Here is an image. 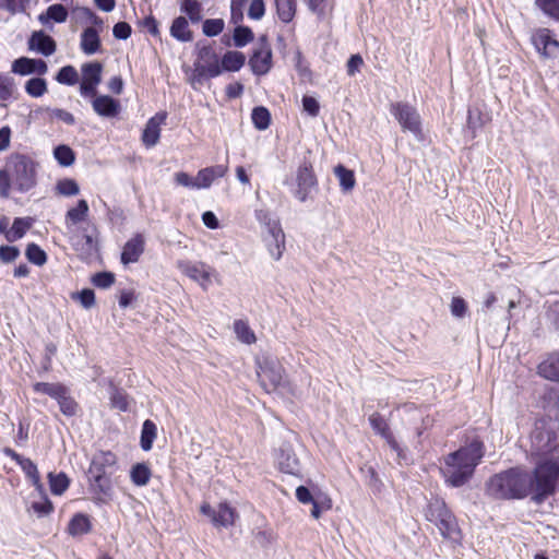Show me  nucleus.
I'll return each mask as SVG.
<instances>
[{"mask_svg":"<svg viewBox=\"0 0 559 559\" xmlns=\"http://www.w3.org/2000/svg\"><path fill=\"white\" fill-rule=\"evenodd\" d=\"M549 441L548 433L538 432L533 440V472L514 467L496 474L486 484L487 495L502 500L531 497L538 504L554 495L559 481V455Z\"/></svg>","mask_w":559,"mask_h":559,"instance_id":"nucleus-1","label":"nucleus"},{"mask_svg":"<svg viewBox=\"0 0 559 559\" xmlns=\"http://www.w3.org/2000/svg\"><path fill=\"white\" fill-rule=\"evenodd\" d=\"M39 164L29 155L13 153L0 169V197L9 198L11 190L26 193L37 185Z\"/></svg>","mask_w":559,"mask_h":559,"instance_id":"nucleus-2","label":"nucleus"},{"mask_svg":"<svg viewBox=\"0 0 559 559\" xmlns=\"http://www.w3.org/2000/svg\"><path fill=\"white\" fill-rule=\"evenodd\" d=\"M483 456L484 445L478 440L448 454L441 468L445 483L452 487H461L466 484Z\"/></svg>","mask_w":559,"mask_h":559,"instance_id":"nucleus-3","label":"nucleus"},{"mask_svg":"<svg viewBox=\"0 0 559 559\" xmlns=\"http://www.w3.org/2000/svg\"><path fill=\"white\" fill-rule=\"evenodd\" d=\"M257 376L266 392L281 390L294 396L297 395L296 390L292 388L286 378L282 364L274 357L263 356L257 359Z\"/></svg>","mask_w":559,"mask_h":559,"instance_id":"nucleus-4","label":"nucleus"},{"mask_svg":"<svg viewBox=\"0 0 559 559\" xmlns=\"http://www.w3.org/2000/svg\"><path fill=\"white\" fill-rule=\"evenodd\" d=\"M199 62L195 63L194 74L191 83L195 86L204 78H216L222 74L218 56L211 46H203L199 49Z\"/></svg>","mask_w":559,"mask_h":559,"instance_id":"nucleus-5","label":"nucleus"},{"mask_svg":"<svg viewBox=\"0 0 559 559\" xmlns=\"http://www.w3.org/2000/svg\"><path fill=\"white\" fill-rule=\"evenodd\" d=\"M390 112L399 121L403 131L411 132L415 138H421V119L417 109L403 102L393 103Z\"/></svg>","mask_w":559,"mask_h":559,"instance_id":"nucleus-6","label":"nucleus"},{"mask_svg":"<svg viewBox=\"0 0 559 559\" xmlns=\"http://www.w3.org/2000/svg\"><path fill=\"white\" fill-rule=\"evenodd\" d=\"M530 40L538 56L544 60H555L559 57V40L549 28L533 29Z\"/></svg>","mask_w":559,"mask_h":559,"instance_id":"nucleus-7","label":"nucleus"},{"mask_svg":"<svg viewBox=\"0 0 559 559\" xmlns=\"http://www.w3.org/2000/svg\"><path fill=\"white\" fill-rule=\"evenodd\" d=\"M177 267L203 290H207L213 280L218 276L216 270L204 262L178 261Z\"/></svg>","mask_w":559,"mask_h":559,"instance_id":"nucleus-8","label":"nucleus"},{"mask_svg":"<svg viewBox=\"0 0 559 559\" xmlns=\"http://www.w3.org/2000/svg\"><path fill=\"white\" fill-rule=\"evenodd\" d=\"M81 72L80 94L83 97L95 96L97 86L102 82L103 66L97 61L86 62L82 64Z\"/></svg>","mask_w":559,"mask_h":559,"instance_id":"nucleus-9","label":"nucleus"},{"mask_svg":"<svg viewBox=\"0 0 559 559\" xmlns=\"http://www.w3.org/2000/svg\"><path fill=\"white\" fill-rule=\"evenodd\" d=\"M202 514L209 516L213 525L217 528L229 527L235 524L237 513L228 503L222 502L216 508H212L209 503H203L200 508Z\"/></svg>","mask_w":559,"mask_h":559,"instance_id":"nucleus-10","label":"nucleus"},{"mask_svg":"<svg viewBox=\"0 0 559 559\" xmlns=\"http://www.w3.org/2000/svg\"><path fill=\"white\" fill-rule=\"evenodd\" d=\"M296 181L297 188L294 191V195L300 202H305L309 198L311 191L317 187V179L310 164L305 162L299 166Z\"/></svg>","mask_w":559,"mask_h":559,"instance_id":"nucleus-11","label":"nucleus"},{"mask_svg":"<svg viewBox=\"0 0 559 559\" xmlns=\"http://www.w3.org/2000/svg\"><path fill=\"white\" fill-rule=\"evenodd\" d=\"M3 453L7 457L13 460L24 472L25 476L31 480L35 491H43V483L36 464L28 457H24L11 448H5Z\"/></svg>","mask_w":559,"mask_h":559,"instance_id":"nucleus-12","label":"nucleus"},{"mask_svg":"<svg viewBox=\"0 0 559 559\" xmlns=\"http://www.w3.org/2000/svg\"><path fill=\"white\" fill-rule=\"evenodd\" d=\"M265 247L275 261L281 260L285 251V234L281 224H271V229L266 230L263 237Z\"/></svg>","mask_w":559,"mask_h":559,"instance_id":"nucleus-13","label":"nucleus"},{"mask_svg":"<svg viewBox=\"0 0 559 559\" xmlns=\"http://www.w3.org/2000/svg\"><path fill=\"white\" fill-rule=\"evenodd\" d=\"M278 468L287 474L295 475L299 472V461L288 443H283L275 455Z\"/></svg>","mask_w":559,"mask_h":559,"instance_id":"nucleus-14","label":"nucleus"},{"mask_svg":"<svg viewBox=\"0 0 559 559\" xmlns=\"http://www.w3.org/2000/svg\"><path fill=\"white\" fill-rule=\"evenodd\" d=\"M12 72L20 75H28L32 73L44 75L48 72V66L41 59L21 57L12 63Z\"/></svg>","mask_w":559,"mask_h":559,"instance_id":"nucleus-15","label":"nucleus"},{"mask_svg":"<svg viewBox=\"0 0 559 559\" xmlns=\"http://www.w3.org/2000/svg\"><path fill=\"white\" fill-rule=\"evenodd\" d=\"M369 423L374 432L380 435L386 441L390 448L395 451L399 456H401L402 449L391 432L385 419L379 413H373L369 416Z\"/></svg>","mask_w":559,"mask_h":559,"instance_id":"nucleus-16","label":"nucleus"},{"mask_svg":"<svg viewBox=\"0 0 559 559\" xmlns=\"http://www.w3.org/2000/svg\"><path fill=\"white\" fill-rule=\"evenodd\" d=\"M166 118L167 114L162 111L148 119L142 134V141L146 147L157 144L160 136V127L165 123Z\"/></svg>","mask_w":559,"mask_h":559,"instance_id":"nucleus-17","label":"nucleus"},{"mask_svg":"<svg viewBox=\"0 0 559 559\" xmlns=\"http://www.w3.org/2000/svg\"><path fill=\"white\" fill-rule=\"evenodd\" d=\"M249 64L254 74H266L272 66V51L269 45L262 44L250 58Z\"/></svg>","mask_w":559,"mask_h":559,"instance_id":"nucleus-18","label":"nucleus"},{"mask_svg":"<svg viewBox=\"0 0 559 559\" xmlns=\"http://www.w3.org/2000/svg\"><path fill=\"white\" fill-rule=\"evenodd\" d=\"M93 110L100 117L114 118L120 111V103L108 95L92 96Z\"/></svg>","mask_w":559,"mask_h":559,"instance_id":"nucleus-19","label":"nucleus"},{"mask_svg":"<svg viewBox=\"0 0 559 559\" xmlns=\"http://www.w3.org/2000/svg\"><path fill=\"white\" fill-rule=\"evenodd\" d=\"M145 240L141 234H136L123 246L121 252V262L127 265L139 261L144 251Z\"/></svg>","mask_w":559,"mask_h":559,"instance_id":"nucleus-20","label":"nucleus"},{"mask_svg":"<svg viewBox=\"0 0 559 559\" xmlns=\"http://www.w3.org/2000/svg\"><path fill=\"white\" fill-rule=\"evenodd\" d=\"M227 171L226 165H215L199 170L195 176L197 190L210 188L214 180L224 177Z\"/></svg>","mask_w":559,"mask_h":559,"instance_id":"nucleus-21","label":"nucleus"},{"mask_svg":"<svg viewBox=\"0 0 559 559\" xmlns=\"http://www.w3.org/2000/svg\"><path fill=\"white\" fill-rule=\"evenodd\" d=\"M33 390L36 393L50 396L58 405L71 392L68 386L60 382H36L33 384Z\"/></svg>","mask_w":559,"mask_h":559,"instance_id":"nucleus-22","label":"nucleus"},{"mask_svg":"<svg viewBox=\"0 0 559 559\" xmlns=\"http://www.w3.org/2000/svg\"><path fill=\"white\" fill-rule=\"evenodd\" d=\"M29 49L36 50L44 56H50L56 51V43L44 32H35L28 40Z\"/></svg>","mask_w":559,"mask_h":559,"instance_id":"nucleus-23","label":"nucleus"},{"mask_svg":"<svg viewBox=\"0 0 559 559\" xmlns=\"http://www.w3.org/2000/svg\"><path fill=\"white\" fill-rule=\"evenodd\" d=\"M90 207L85 200H79L76 206L71 207L66 213L64 224L68 230H72V228L80 223L86 221L88 216Z\"/></svg>","mask_w":559,"mask_h":559,"instance_id":"nucleus-24","label":"nucleus"},{"mask_svg":"<svg viewBox=\"0 0 559 559\" xmlns=\"http://www.w3.org/2000/svg\"><path fill=\"white\" fill-rule=\"evenodd\" d=\"M100 38L98 31L94 27H86L81 34L80 48L87 55H94L100 49Z\"/></svg>","mask_w":559,"mask_h":559,"instance_id":"nucleus-25","label":"nucleus"},{"mask_svg":"<svg viewBox=\"0 0 559 559\" xmlns=\"http://www.w3.org/2000/svg\"><path fill=\"white\" fill-rule=\"evenodd\" d=\"M32 498L33 500L29 502L28 511H33L39 518L48 515L49 513L52 512L53 506L51 501L48 499L44 486L43 491H35L32 495Z\"/></svg>","mask_w":559,"mask_h":559,"instance_id":"nucleus-26","label":"nucleus"},{"mask_svg":"<svg viewBox=\"0 0 559 559\" xmlns=\"http://www.w3.org/2000/svg\"><path fill=\"white\" fill-rule=\"evenodd\" d=\"M90 489L98 501L105 502L111 497V484L107 476L90 478Z\"/></svg>","mask_w":559,"mask_h":559,"instance_id":"nucleus-27","label":"nucleus"},{"mask_svg":"<svg viewBox=\"0 0 559 559\" xmlns=\"http://www.w3.org/2000/svg\"><path fill=\"white\" fill-rule=\"evenodd\" d=\"M33 225V218L31 217H16L13 221L11 228L5 231V239L9 242L17 241L23 238L27 230Z\"/></svg>","mask_w":559,"mask_h":559,"instance_id":"nucleus-28","label":"nucleus"},{"mask_svg":"<svg viewBox=\"0 0 559 559\" xmlns=\"http://www.w3.org/2000/svg\"><path fill=\"white\" fill-rule=\"evenodd\" d=\"M538 373L545 379L559 381V354H552L538 365Z\"/></svg>","mask_w":559,"mask_h":559,"instance_id":"nucleus-29","label":"nucleus"},{"mask_svg":"<svg viewBox=\"0 0 559 559\" xmlns=\"http://www.w3.org/2000/svg\"><path fill=\"white\" fill-rule=\"evenodd\" d=\"M245 61H246V57L242 52L234 51V50L227 51L222 58V63H219L221 68H222V72L223 71H230V72L239 71L243 67Z\"/></svg>","mask_w":559,"mask_h":559,"instance_id":"nucleus-30","label":"nucleus"},{"mask_svg":"<svg viewBox=\"0 0 559 559\" xmlns=\"http://www.w3.org/2000/svg\"><path fill=\"white\" fill-rule=\"evenodd\" d=\"M170 35L179 41L192 40V32L186 17L179 16L173 21L170 26Z\"/></svg>","mask_w":559,"mask_h":559,"instance_id":"nucleus-31","label":"nucleus"},{"mask_svg":"<svg viewBox=\"0 0 559 559\" xmlns=\"http://www.w3.org/2000/svg\"><path fill=\"white\" fill-rule=\"evenodd\" d=\"M68 19V11L62 4H51L47 8L45 13L38 16V20L43 24H47L49 21L56 23H63Z\"/></svg>","mask_w":559,"mask_h":559,"instance_id":"nucleus-32","label":"nucleus"},{"mask_svg":"<svg viewBox=\"0 0 559 559\" xmlns=\"http://www.w3.org/2000/svg\"><path fill=\"white\" fill-rule=\"evenodd\" d=\"M451 511L447 508L444 501L440 499H432L429 501L425 516L429 522L433 524L440 519L447 516Z\"/></svg>","mask_w":559,"mask_h":559,"instance_id":"nucleus-33","label":"nucleus"},{"mask_svg":"<svg viewBox=\"0 0 559 559\" xmlns=\"http://www.w3.org/2000/svg\"><path fill=\"white\" fill-rule=\"evenodd\" d=\"M440 534L445 538L456 539L459 536V527L455 518L449 513L443 519L435 523Z\"/></svg>","mask_w":559,"mask_h":559,"instance_id":"nucleus-34","label":"nucleus"},{"mask_svg":"<svg viewBox=\"0 0 559 559\" xmlns=\"http://www.w3.org/2000/svg\"><path fill=\"white\" fill-rule=\"evenodd\" d=\"M152 476L150 467L145 463H136L130 471L131 481L135 486H145L148 484Z\"/></svg>","mask_w":559,"mask_h":559,"instance_id":"nucleus-35","label":"nucleus"},{"mask_svg":"<svg viewBox=\"0 0 559 559\" xmlns=\"http://www.w3.org/2000/svg\"><path fill=\"white\" fill-rule=\"evenodd\" d=\"M156 436H157L156 425L152 420L146 419L143 423L142 430H141V440H140L141 448L144 451H150L153 447V442H154Z\"/></svg>","mask_w":559,"mask_h":559,"instance_id":"nucleus-36","label":"nucleus"},{"mask_svg":"<svg viewBox=\"0 0 559 559\" xmlns=\"http://www.w3.org/2000/svg\"><path fill=\"white\" fill-rule=\"evenodd\" d=\"M91 530V521L87 515L79 513L75 514L68 526V531L72 536L83 535Z\"/></svg>","mask_w":559,"mask_h":559,"instance_id":"nucleus-37","label":"nucleus"},{"mask_svg":"<svg viewBox=\"0 0 559 559\" xmlns=\"http://www.w3.org/2000/svg\"><path fill=\"white\" fill-rule=\"evenodd\" d=\"M74 247L78 251L92 254L97 251V240L93 235L86 233V229H83L81 235L78 236Z\"/></svg>","mask_w":559,"mask_h":559,"instance_id":"nucleus-38","label":"nucleus"},{"mask_svg":"<svg viewBox=\"0 0 559 559\" xmlns=\"http://www.w3.org/2000/svg\"><path fill=\"white\" fill-rule=\"evenodd\" d=\"M334 174L340 181V186L344 192H348L354 189L356 180L354 173L343 165H337L334 168Z\"/></svg>","mask_w":559,"mask_h":559,"instance_id":"nucleus-39","label":"nucleus"},{"mask_svg":"<svg viewBox=\"0 0 559 559\" xmlns=\"http://www.w3.org/2000/svg\"><path fill=\"white\" fill-rule=\"evenodd\" d=\"M234 332L237 338L245 344H253L257 338L254 332L251 330L249 324L243 320H236L234 322Z\"/></svg>","mask_w":559,"mask_h":559,"instance_id":"nucleus-40","label":"nucleus"},{"mask_svg":"<svg viewBox=\"0 0 559 559\" xmlns=\"http://www.w3.org/2000/svg\"><path fill=\"white\" fill-rule=\"evenodd\" d=\"M50 491L56 496H61L69 487L70 480L64 473L48 474Z\"/></svg>","mask_w":559,"mask_h":559,"instance_id":"nucleus-41","label":"nucleus"},{"mask_svg":"<svg viewBox=\"0 0 559 559\" xmlns=\"http://www.w3.org/2000/svg\"><path fill=\"white\" fill-rule=\"evenodd\" d=\"M277 15L280 20L284 23H289L296 12L295 1L294 0H275Z\"/></svg>","mask_w":559,"mask_h":559,"instance_id":"nucleus-42","label":"nucleus"},{"mask_svg":"<svg viewBox=\"0 0 559 559\" xmlns=\"http://www.w3.org/2000/svg\"><path fill=\"white\" fill-rule=\"evenodd\" d=\"M251 119L258 130H265L271 123V114L265 107L259 106L253 108Z\"/></svg>","mask_w":559,"mask_h":559,"instance_id":"nucleus-43","label":"nucleus"},{"mask_svg":"<svg viewBox=\"0 0 559 559\" xmlns=\"http://www.w3.org/2000/svg\"><path fill=\"white\" fill-rule=\"evenodd\" d=\"M535 5L546 16L559 22V0H535Z\"/></svg>","mask_w":559,"mask_h":559,"instance_id":"nucleus-44","label":"nucleus"},{"mask_svg":"<svg viewBox=\"0 0 559 559\" xmlns=\"http://www.w3.org/2000/svg\"><path fill=\"white\" fill-rule=\"evenodd\" d=\"M181 11L189 16L192 23L202 20V4L198 0H183Z\"/></svg>","mask_w":559,"mask_h":559,"instance_id":"nucleus-45","label":"nucleus"},{"mask_svg":"<svg viewBox=\"0 0 559 559\" xmlns=\"http://www.w3.org/2000/svg\"><path fill=\"white\" fill-rule=\"evenodd\" d=\"M56 80L60 84L72 86L79 82V73L73 66H64L57 73Z\"/></svg>","mask_w":559,"mask_h":559,"instance_id":"nucleus-46","label":"nucleus"},{"mask_svg":"<svg viewBox=\"0 0 559 559\" xmlns=\"http://www.w3.org/2000/svg\"><path fill=\"white\" fill-rule=\"evenodd\" d=\"M47 90V82L41 78H32L25 83L26 93L35 98L41 97Z\"/></svg>","mask_w":559,"mask_h":559,"instance_id":"nucleus-47","label":"nucleus"},{"mask_svg":"<svg viewBox=\"0 0 559 559\" xmlns=\"http://www.w3.org/2000/svg\"><path fill=\"white\" fill-rule=\"evenodd\" d=\"M25 255L31 263L37 266H41L47 262L46 252L36 243L27 245Z\"/></svg>","mask_w":559,"mask_h":559,"instance_id":"nucleus-48","label":"nucleus"},{"mask_svg":"<svg viewBox=\"0 0 559 559\" xmlns=\"http://www.w3.org/2000/svg\"><path fill=\"white\" fill-rule=\"evenodd\" d=\"M53 156L57 159V162L63 166L68 167L71 166L74 163V153L71 147L68 145H58L53 150Z\"/></svg>","mask_w":559,"mask_h":559,"instance_id":"nucleus-49","label":"nucleus"},{"mask_svg":"<svg viewBox=\"0 0 559 559\" xmlns=\"http://www.w3.org/2000/svg\"><path fill=\"white\" fill-rule=\"evenodd\" d=\"M311 504V516L318 520L322 511H328L332 508V500L328 495L319 492L316 501Z\"/></svg>","mask_w":559,"mask_h":559,"instance_id":"nucleus-50","label":"nucleus"},{"mask_svg":"<svg viewBox=\"0 0 559 559\" xmlns=\"http://www.w3.org/2000/svg\"><path fill=\"white\" fill-rule=\"evenodd\" d=\"M56 190L59 194L64 197L76 195L80 192L76 181L70 178L59 180L56 185Z\"/></svg>","mask_w":559,"mask_h":559,"instance_id":"nucleus-51","label":"nucleus"},{"mask_svg":"<svg viewBox=\"0 0 559 559\" xmlns=\"http://www.w3.org/2000/svg\"><path fill=\"white\" fill-rule=\"evenodd\" d=\"M234 44L236 47H245L253 40V33L247 26H237L234 31Z\"/></svg>","mask_w":559,"mask_h":559,"instance_id":"nucleus-52","label":"nucleus"},{"mask_svg":"<svg viewBox=\"0 0 559 559\" xmlns=\"http://www.w3.org/2000/svg\"><path fill=\"white\" fill-rule=\"evenodd\" d=\"M15 91L14 79L10 75H0V100H9Z\"/></svg>","mask_w":559,"mask_h":559,"instance_id":"nucleus-53","label":"nucleus"},{"mask_svg":"<svg viewBox=\"0 0 559 559\" xmlns=\"http://www.w3.org/2000/svg\"><path fill=\"white\" fill-rule=\"evenodd\" d=\"M60 412L67 417H73L78 415L80 405L75 399L71 395V392L64 397L59 404Z\"/></svg>","mask_w":559,"mask_h":559,"instance_id":"nucleus-54","label":"nucleus"},{"mask_svg":"<svg viewBox=\"0 0 559 559\" xmlns=\"http://www.w3.org/2000/svg\"><path fill=\"white\" fill-rule=\"evenodd\" d=\"M225 23L222 19H209L203 22V33L213 37L223 32Z\"/></svg>","mask_w":559,"mask_h":559,"instance_id":"nucleus-55","label":"nucleus"},{"mask_svg":"<svg viewBox=\"0 0 559 559\" xmlns=\"http://www.w3.org/2000/svg\"><path fill=\"white\" fill-rule=\"evenodd\" d=\"M110 403L112 407L120 412H127L129 409V401L126 393L120 390H114L110 395Z\"/></svg>","mask_w":559,"mask_h":559,"instance_id":"nucleus-56","label":"nucleus"},{"mask_svg":"<svg viewBox=\"0 0 559 559\" xmlns=\"http://www.w3.org/2000/svg\"><path fill=\"white\" fill-rule=\"evenodd\" d=\"M320 490H310L306 486H299L296 488V498L302 504L313 503L318 497Z\"/></svg>","mask_w":559,"mask_h":559,"instance_id":"nucleus-57","label":"nucleus"},{"mask_svg":"<svg viewBox=\"0 0 559 559\" xmlns=\"http://www.w3.org/2000/svg\"><path fill=\"white\" fill-rule=\"evenodd\" d=\"M72 299L79 300L84 308L90 309L95 304V294L92 289L85 288L80 293L72 294Z\"/></svg>","mask_w":559,"mask_h":559,"instance_id":"nucleus-58","label":"nucleus"},{"mask_svg":"<svg viewBox=\"0 0 559 559\" xmlns=\"http://www.w3.org/2000/svg\"><path fill=\"white\" fill-rule=\"evenodd\" d=\"M92 283L99 288H109L115 283V275L110 272H99L92 277Z\"/></svg>","mask_w":559,"mask_h":559,"instance_id":"nucleus-59","label":"nucleus"},{"mask_svg":"<svg viewBox=\"0 0 559 559\" xmlns=\"http://www.w3.org/2000/svg\"><path fill=\"white\" fill-rule=\"evenodd\" d=\"M450 310L453 317L463 318L467 312V304L461 297H453L450 305Z\"/></svg>","mask_w":559,"mask_h":559,"instance_id":"nucleus-60","label":"nucleus"},{"mask_svg":"<svg viewBox=\"0 0 559 559\" xmlns=\"http://www.w3.org/2000/svg\"><path fill=\"white\" fill-rule=\"evenodd\" d=\"M47 111H49V114H50V116L52 118L61 120L62 122H64L68 126H73L75 123L74 116L71 112H69V111H67L64 109H60V108L50 109V108H47Z\"/></svg>","mask_w":559,"mask_h":559,"instance_id":"nucleus-61","label":"nucleus"},{"mask_svg":"<svg viewBox=\"0 0 559 559\" xmlns=\"http://www.w3.org/2000/svg\"><path fill=\"white\" fill-rule=\"evenodd\" d=\"M265 13L263 0H252L248 10V16L252 20H261Z\"/></svg>","mask_w":559,"mask_h":559,"instance_id":"nucleus-62","label":"nucleus"},{"mask_svg":"<svg viewBox=\"0 0 559 559\" xmlns=\"http://www.w3.org/2000/svg\"><path fill=\"white\" fill-rule=\"evenodd\" d=\"M20 250L13 246H1L0 247V260L3 263H10L17 259Z\"/></svg>","mask_w":559,"mask_h":559,"instance_id":"nucleus-63","label":"nucleus"},{"mask_svg":"<svg viewBox=\"0 0 559 559\" xmlns=\"http://www.w3.org/2000/svg\"><path fill=\"white\" fill-rule=\"evenodd\" d=\"M302 108L311 117H317L319 115L320 105H319V102L314 97L304 96L302 97Z\"/></svg>","mask_w":559,"mask_h":559,"instance_id":"nucleus-64","label":"nucleus"}]
</instances>
